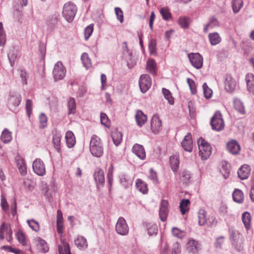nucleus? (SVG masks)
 Listing matches in <instances>:
<instances>
[{"instance_id":"obj_1","label":"nucleus","mask_w":254,"mask_h":254,"mask_svg":"<svg viewBox=\"0 0 254 254\" xmlns=\"http://www.w3.org/2000/svg\"><path fill=\"white\" fill-rule=\"evenodd\" d=\"M89 149L92 155L96 157H101L103 154V146L99 137L93 135L90 139Z\"/></svg>"},{"instance_id":"obj_2","label":"nucleus","mask_w":254,"mask_h":254,"mask_svg":"<svg viewBox=\"0 0 254 254\" xmlns=\"http://www.w3.org/2000/svg\"><path fill=\"white\" fill-rule=\"evenodd\" d=\"M76 12L77 7L73 3L68 2L64 4L63 15L67 22H71L73 20Z\"/></svg>"},{"instance_id":"obj_3","label":"nucleus","mask_w":254,"mask_h":254,"mask_svg":"<svg viewBox=\"0 0 254 254\" xmlns=\"http://www.w3.org/2000/svg\"><path fill=\"white\" fill-rule=\"evenodd\" d=\"M199 148V154L202 160H206L211 154L212 148L210 145L203 138H200L197 141Z\"/></svg>"},{"instance_id":"obj_4","label":"nucleus","mask_w":254,"mask_h":254,"mask_svg":"<svg viewBox=\"0 0 254 254\" xmlns=\"http://www.w3.org/2000/svg\"><path fill=\"white\" fill-rule=\"evenodd\" d=\"M210 125L213 130L220 131L224 127V122L220 112L217 111L212 117Z\"/></svg>"},{"instance_id":"obj_5","label":"nucleus","mask_w":254,"mask_h":254,"mask_svg":"<svg viewBox=\"0 0 254 254\" xmlns=\"http://www.w3.org/2000/svg\"><path fill=\"white\" fill-rule=\"evenodd\" d=\"M115 230L116 232L122 236H126L128 234L129 227L124 218L120 217L117 220Z\"/></svg>"},{"instance_id":"obj_6","label":"nucleus","mask_w":254,"mask_h":254,"mask_svg":"<svg viewBox=\"0 0 254 254\" xmlns=\"http://www.w3.org/2000/svg\"><path fill=\"white\" fill-rule=\"evenodd\" d=\"M66 69L63 64L60 62H57L54 65L53 70L54 78L55 81L63 79L65 76Z\"/></svg>"},{"instance_id":"obj_7","label":"nucleus","mask_w":254,"mask_h":254,"mask_svg":"<svg viewBox=\"0 0 254 254\" xmlns=\"http://www.w3.org/2000/svg\"><path fill=\"white\" fill-rule=\"evenodd\" d=\"M6 238L7 241L11 243L12 240V231L9 224L3 223L0 227V239Z\"/></svg>"},{"instance_id":"obj_8","label":"nucleus","mask_w":254,"mask_h":254,"mask_svg":"<svg viewBox=\"0 0 254 254\" xmlns=\"http://www.w3.org/2000/svg\"><path fill=\"white\" fill-rule=\"evenodd\" d=\"M151 84V79L149 75L142 74L140 76L139 85L142 93L146 92L150 88Z\"/></svg>"},{"instance_id":"obj_9","label":"nucleus","mask_w":254,"mask_h":254,"mask_svg":"<svg viewBox=\"0 0 254 254\" xmlns=\"http://www.w3.org/2000/svg\"><path fill=\"white\" fill-rule=\"evenodd\" d=\"M189 59L191 64L196 69L201 68L203 65V58L198 53H191L188 55Z\"/></svg>"},{"instance_id":"obj_10","label":"nucleus","mask_w":254,"mask_h":254,"mask_svg":"<svg viewBox=\"0 0 254 254\" xmlns=\"http://www.w3.org/2000/svg\"><path fill=\"white\" fill-rule=\"evenodd\" d=\"M33 170L35 173L40 176L46 174V168L43 162L40 159H35L33 163Z\"/></svg>"},{"instance_id":"obj_11","label":"nucleus","mask_w":254,"mask_h":254,"mask_svg":"<svg viewBox=\"0 0 254 254\" xmlns=\"http://www.w3.org/2000/svg\"><path fill=\"white\" fill-rule=\"evenodd\" d=\"M162 129L161 121L157 115H154L151 120V129L155 133H158Z\"/></svg>"},{"instance_id":"obj_12","label":"nucleus","mask_w":254,"mask_h":254,"mask_svg":"<svg viewBox=\"0 0 254 254\" xmlns=\"http://www.w3.org/2000/svg\"><path fill=\"white\" fill-rule=\"evenodd\" d=\"M181 145L185 151L188 152L192 151L193 147L192 140L191 134L190 132L187 133L181 142Z\"/></svg>"},{"instance_id":"obj_13","label":"nucleus","mask_w":254,"mask_h":254,"mask_svg":"<svg viewBox=\"0 0 254 254\" xmlns=\"http://www.w3.org/2000/svg\"><path fill=\"white\" fill-rule=\"evenodd\" d=\"M168 202L166 200H162L160 203L159 216L161 221H165L167 219L168 214Z\"/></svg>"},{"instance_id":"obj_14","label":"nucleus","mask_w":254,"mask_h":254,"mask_svg":"<svg viewBox=\"0 0 254 254\" xmlns=\"http://www.w3.org/2000/svg\"><path fill=\"white\" fill-rule=\"evenodd\" d=\"M21 100V97L19 94L11 95L8 102V106L10 110L14 111L16 107L19 104Z\"/></svg>"},{"instance_id":"obj_15","label":"nucleus","mask_w":254,"mask_h":254,"mask_svg":"<svg viewBox=\"0 0 254 254\" xmlns=\"http://www.w3.org/2000/svg\"><path fill=\"white\" fill-rule=\"evenodd\" d=\"M236 87V82L230 75L226 76L225 80V89L228 92H232Z\"/></svg>"},{"instance_id":"obj_16","label":"nucleus","mask_w":254,"mask_h":254,"mask_svg":"<svg viewBox=\"0 0 254 254\" xmlns=\"http://www.w3.org/2000/svg\"><path fill=\"white\" fill-rule=\"evenodd\" d=\"M94 178L96 182L97 187L99 188L100 186L102 187L105 182L104 174L103 170L101 169H97L94 173Z\"/></svg>"},{"instance_id":"obj_17","label":"nucleus","mask_w":254,"mask_h":254,"mask_svg":"<svg viewBox=\"0 0 254 254\" xmlns=\"http://www.w3.org/2000/svg\"><path fill=\"white\" fill-rule=\"evenodd\" d=\"M132 150L133 153L140 159L144 160L145 158L146 154L142 145L135 144L133 146Z\"/></svg>"},{"instance_id":"obj_18","label":"nucleus","mask_w":254,"mask_h":254,"mask_svg":"<svg viewBox=\"0 0 254 254\" xmlns=\"http://www.w3.org/2000/svg\"><path fill=\"white\" fill-rule=\"evenodd\" d=\"M228 150L232 154H238L240 151V146L236 141L232 140L227 145Z\"/></svg>"},{"instance_id":"obj_19","label":"nucleus","mask_w":254,"mask_h":254,"mask_svg":"<svg viewBox=\"0 0 254 254\" xmlns=\"http://www.w3.org/2000/svg\"><path fill=\"white\" fill-rule=\"evenodd\" d=\"M251 169L247 165H244L238 171V175L241 180H245L248 178L250 174Z\"/></svg>"},{"instance_id":"obj_20","label":"nucleus","mask_w":254,"mask_h":254,"mask_svg":"<svg viewBox=\"0 0 254 254\" xmlns=\"http://www.w3.org/2000/svg\"><path fill=\"white\" fill-rule=\"evenodd\" d=\"M135 120L137 125L141 127L147 122V117L142 111L137 110L135 114Z\"/></svg>"},{"instance_id":"obj_21","label":"nucleus","mask_w":254,"mask_h":254,"mask_svg":"<svg viewBox=\"0 0 254 254\" xmlns=\"http://www.w3.org/2000/svg\"><path fill=\"white\" fill-rule=\"evenodd\" d=\"M135 186L136 189L143 194H147L148 191L147 184L144 181L140 179L136 180Z\"/></svg>"},{"instance_id":"obj_22","label":"nucleus","mask_w":254,"mask_h":254,"mask_svg":"<svg viewBox=\"0 0 254 254\" xmlns=\"http://www.w3.org/2000/svg\"><path fill=\"white\" fill-rule=\"evenodd\" d=\"M246 81L248 90L254 94V75L252 73L248 74L246 76Z\"/></svg>"},{"instance_id":"obj_23","label":"nucleus","mask_w":254,"mask_h":254,"mask_svg":"<svg viewBox=\"0 0 254 254\" xmlns=\"http://www.w3.org/2000/svg\"><path fill=\"white\" fill-rule=\"evenodd\" d=\"M65 138L67 147L69 148L73 147L76 142L73 133L71 131H67L65 134Z\"/></svg>"},{"instance_id":"obj_24","label":"nucleus","mask_w":254,"mask_h":254,"mask_svg":"<svg viewBox=\"0 0 254 254\" xmlns=\"http://www.w3.org/2000/svg\"><path fill=\"white\" fill-rule=\"evenodd\" d=\"M208 38L212 46L216 45L221 41V38L217 32L209 33L208 35Z\"/></svg>"},{"instance_id":"obj_25","label":"nucleus","mask_w":254,"mask_h":254,"mask_svg":"<svg viewBox=\"0 0 254 254\" xmlns=\"http://www.w3.org/2000/svg\"><path fill=\"white\" fill-rule=\"evenodd\" d=\"M233 198L235 202L242 203L244 200V194L239 189H235L233 193Z\"/></svg>"},{"instance_id":"obj_26","label":"nucleus","mask_w":254,"mask_h":254,"mask_svg":"<svg viewBox=\"0 0 254 254\" xmlns=\"http://www.w3.org/2000/svg\"><path fill=\"white\" fill-rule=\"evenodd\" d=\"M59 254H71L68 244L64 240L61 241V244L59 246Z\"/></svg>"},{"instance_id":"obj_27","label":"nucleus","mask_w":254,"mask_h":254,"mask_svg":"<svg viewBox=\"0 0 254 254\" xmlns=\"http://www.w3.org/2000/svg\"><path fill=\"white\" fill-rule=\"evenodd\" d=\"M146 69L151 74L155 75L156 72V63L153 59H149L146 63Z\"/></svg>"},{"instance_id":"obj_28","label":"nucleus","mask_w":254,"mask_h":254,"mask_svg":"<svg viewBox=\"0 0 254 254\" xmlns=\"http://www.w3.org/2000/svg\"><path fill=\"white\" fill-rule=\"evenodd\" d=\"M243 222L247 230L251 228V216L249 212H244L242 216Z\"/></svg>"},{"instance_id":"obj_29","label":"nucleus","mask_w":254,"mask_h":254,"mask_svg":"<svg viewBox=\"0 0 254 254\" xmlns=\"http://www.w3.org/2000/svg\"><path fill=\"white\" fill-rule=\"evenodd\" d=\"M122 134L117 130H114L112 132V138L113 141L116 146L119 145L122 141Z\"/></svg>"},{"instance_id":"obj_30","label":"nucleus","mask_w":254,"mask_h":254,"mask_svg":"<svg viewBox=\"0 0 254 254\" xmlns=\"http://www.w3.org/2000/svg\"><path fill=\"white\" fill-rule=\"evenodd\" d=\"M180 180L183 183H187L190 181L192 174L187 170L182 171L180 174Z\"/></svg>"},{"instance_id":"obj_31","label":"nucleus","mask_w":254,"mask_h":254,"mask_svg":"<svg viewBox=\"0 0 254 254\" xmlns=\"http://www.w3.org/2000/svg\"><path fill=\"white\" fill-rule=\"evenodd\" d=\"M188 249L189 252L194 254L198 251L199 244L194 240H190L188 243Z\"/></svg>"},{"instance_id":"obj_32","label":"nucleus","mask_w":254,"mask_h":254,"mask_svg":"<svg viewBox=\"0 0 254 254\" xmlns=\"http://www.w3.org/2000/svg\"><path fill=\"white\" fill-rule=\"evenodd\" d=\"M67 108L69 114H73L76 112V102L74 98L70 97L67 100Z\"/></svg>"},{"instance_id":"obj_33","label":"nucleus","mask_w":254,"mask_h":254,"mask_svg":"<svg viewBox=\"0 0 254 254\" xmlns=\"http://www.w3.org/2000/svg\"><path fill=\"white\" fill-rule=\"evenodd\" d=\"M198 224L199 225H204L207 223L206 212L204 209H200L198 213Z\"/></svg>"},{"instance_id":"obj_34","label":"nucleus","mask_w":254,"mask_h":254,"mask_svg":"<svg viewBox=\"0 0 254 254\" xmlns=\"http://www.w3.org/2000/svg\"><path fill=\"white\" fill-rule=\"evenodd\" d=\"M36 241L37 242V247L41 252L45 253L48 251L49 247L45 241L38 238Z\"/></svg>"},{"instance_id":"obj_35","label":"nucleus","mask_w":254,"mask_h":254,"mask_svg":"<svg viewBox=\"0 0 254 254\" xmlns=\"http://www.w3.org/2000/svg\"><path fill=\"white\" fill-rule=\"evenodd\" d=\"M75 244L80 249H85L88 246L86 239L82 236L77 237L75 240Z\"/></svg>"},{"instance_id":"obj_36","label":"nucleus","mask_w":254,"mask_h":254,"mask_svg":"<svg viewBox=\"0 0 254 254\" xmlns=\"http://www.w3.org/2000/svg\"><path fill=\"white\" fill-rule=\"evenodd\" d=\"M81 60L83 65L86 68V69H88L91 66L92 64L91 60L89 58L88 55L87 53H84L82 54Z\"/></svg>"},{"instance_id":"obj_37","label":"nucleus","mask_w":254,"mask_h":254,"mask_svg":"<svg viewBox=\"0 0 254 254\" xmlns=\"http://www.w3.org/2000/svg\"><path fill=\"white\" fill-rule=\"evenodd\" d=\"M1 140L5 143L10 142L12 139L11 133L7 128H5L2 132Z\"/></svg>"},{"instance_id":"obj_38","label":"nucleus","mask_w":254,"mask_h":254,"mask_svg":"<svg viewBox=\"0 0 254 254\" xmlns=\"http://www.w3.org/2000/svg\"><path fill=\"white\" fill-rule=\"evenodd\" d=\"M171 168L174 172H177L179 166V160L177 156H171L170 158Z\"/></svg>"},{"instance_id":"obj_39","label":"nucleus","mask_w":254,"mask_h":254,"mask_svg":"<svg viewBox=\"0 0 254 254\" xmlns=\"http://www.w3.org/2000/svg\"><path fill=\"white\" fill-rule=\"evenodd\" d=\"M190 203V201L188 199H183L182 200L180 204V208L182 214H185L187 211H188Z\"/></svg>"},{"instance_id":"obj_40","label":"nucleus","mask_w":254,"mask_h":254,"mask_svg":"<svg viewBox=\"0 0 254 254\" xmlns=\"http://www.w3.org/2000/svg\"><path fill=\"white\" fill-rule=\"evenodd\" d=\"M61 135L60 133H56L53 137V143L54 145V146L58 152H60L61 151Z\"/></svg>"},{"instance_id":"obj_41","label":"nucleus","mask_w":254,"mask_h":254,"mask_svg":"<svg viewBox=\"0 0 254 254\" xmlns=\"http://www.w3.org/2000/svg\"><path fill=\"white\" fill-rule=\"evenodd\" d=\"M121 183L126 188L131 186L132 180L126 175H122L120 177Z\"/></svg>"},{"instance_id":"obj_42","label":"nucleus","mask_w":254,"mask_h":254,"mask_svg":"<svg viewBox=\"0 0 254 254\" xmlns=\"http://www.w3.org/2000/svg\"><path fill=\"white\" fill-rule=\"evenodd\" d=\"M162 91L165 98L168 101V103L170 105H173L174 103V99L170 91L165 88H162Z\"/></svg>"},{"instance_id":"obj_43","label":"nucleus","mask_w":254,"mask_h":254,"mask_svg":"<svg viewBox=\"0 0 254 254\" xmlns=\"http://www.w3.org/2000/svg\"><path fill=\"white\" fill-rule=\"evenodd\" d=\"M190 22V19L189 17L186 16H181L178 19V23L180 26L184 29L188 28Z\"/></svg>"},{"instance_id":"obj_44","label":"nucleus","mask_w":254,"mask_h":254,"mask_svg":"<svg viewBox=\"0 0 254 254\" xmlns=\"http://www.w3.org/2000/svg\"><path fill=\"white\" fill-rule=\"evenodd\" d=\"M145 226L150 236L156 234L158 231L157 226L155 224L146 223Z\"/></svg>"},{"instance_id":"obj_45","label":"nucleus","mask_w":254,"mask_h":254,"mask_svg":"<svg viewBox=\"0 0 254 254\" xmlns=\"http://www.w3.org/2000/svg\"><path fill=\"white\" fill-rule=\"evenodd\" d=\"M17 164L19 172L22 176H25L27 174V169L24 161L19 160L17 161Z\"/></svg>"},{"instance_id":"obj_46","label":"nucleus","mask_w":254,"mask_h":254,"mask_svg":"<svg viewBox=\"0 0 254 254\" xmlns=\"http://www.w3.org/2000/svg\"><path fill=\"white\" fill-rule=\"evenodd\" d=\"M16 236L19 243H20L23 246L27 245V242L25 236L21 230H19L17 231L16 234Z\"/></svg>"},{"instance_id":"obj_47","label":"nucleus","mask_w":254,"mask_h":254,"mask_svg":"<svg viewBox=\"0 0 254 254\" xmlns=\"http://www.w3.org/2000/svg\"><path fill=\"white\" fill-rule=\"evenodd\" d=\"M234 106L235 109L241 114H244L245 109L242 102L239 99H236L234 101Z\"/></svg>"},{"instance_id":"obj_48","label":"nucleus","mask_w":254,"mask_h":254,"mask_svg":"<svg viewBox=\"0 0 254 254\" xmlns=\"http://www.w3.org/2000/svg\"><path fill=\"white\" fill-rule=\"evenodd\" d=\"M243 5V0H234L232 2V7L235 13L238 12Z\"/></svg>"},{"instance_id":"obj_49","label":"nucleus","mask_w":254,"mask_h":254,"mask_svg":"<svg viewBox=\"0 0 254 254\" xmlns=\"http://www.w3.org/2000/svg\"><path fill=\"white\" fill-rule=\"evenodd\" d=\"M27 223L29 226L34 231L38 232L40 230L39 224L34 219L27 220Z\"/></svg>"},{"instance_id":"obj_50","label":"nucleus","mask_w":254,"mask_h":254,"mask_svg":"<svg viewBox=\"0 0 254 254\" xmlns=\"http://www.w3.org/2000/svg\"><path fill=\"white\" fill-rule=\"evenodd\" d=\"M39 119L40 128L43 129L47 125V117L44 113H41L39 115Z\"/></svg>"},{"instance_id":"obj_51","label":"nucleus","mask_w":254,"mask_h":254,"mask_svg":"<svg viewBox=\"0 0 254 254\" xmlns=\"http://www.w3.org/2000/svg\"><path fill=\"white\" fill-rule=\"evenodd\" d=\"M203 95L206 99H209L212 97V90L208 87L206 83H204L203 85Z\"/></svg>"},{"instance_id":"obj_52","label":"nucleus","mask_w":254,"mask_h":254,"mask_svg":"<svg viewBox=\"0 0 254 254\" xmlns=\"http://www.w3.org/2000/svg\"><path fill=\"white\" fill-rule=\"evenodd\" d=\"M149 50L151 55L155 54L156 52V41L154 39L150 40L149 43Z\"/></svg>"},{"instance_id":"obj_53","label":"nucleus","mask_w":254,"mask_h":254,"mask_svg":"<svg viewBox=\"0 0 254 254\" xmlns=\"http://www.w3.org/2000/svg\"><path fill=\"white\" fill-rule=\"evenodd\" d=\"M160 12L163 18L166 20H168L171 17V13L169 9L166 7H163L160 9Z\"/></svg>"},{"instance_id":"obj_54","label":"nucleus","mask_w":254,"mask_h":254,"mask_svg":"<svg viewBox=\"0 0 254 254\" xmlns=\"http://www.w3.org/2000/svg\"><path fill=\"white\" fill-rule=\"evenodd\" d=\"M187 83L189 85V87L192 94H195L196 93V88L195 83L193 80L188 78L187 79Z\"/></svg>"},{"instance_id":"obj_55","label":"nucleus","mask_w":254,"mask_h":254,"mask_svg":"<svg viewBox=\"0 0 254 254\" xmlns=\"http://www.w3.org/2000/svg\"><path fill=\"white\" fill-rule=\"evenodd\" d=\"M93 31V25L90 24L87 27H86L84 30V35L85 39L86 40L88 39V38L92 35V32Z\"/></svg>"},{"instance_id":"obj_56","label":"nucleus","mask_w":254,"mask_h":254,"mask_svg":"<svg viewBox=\"0 0 254 254\" xmlns=\"http://www.w3.org/2000/svg\"><path fill=\"white\" fill-rule=\"evenodd\" d=\"M8 58L11 66H13L17 58V55L14 51L10 52L8 54Z\"/></svg>"},{"instance_id":"obj_57","label":"nucleus","mask_w":254,"mask_h":254,"mask_svg":"<svg viewBox=\"0 0 254 254\" xmlns=\"http://www.w3.org/2000/svg\"><path fill=\"white\" fill-rule=\"evenodd\" d=\"M115 11L117 19L120 21L121 23H122L124 21V15L123 11L119 7H115Z\"/></svg>"},{"instance_id":"obj_58","label":"nucleus","mask_w":254,"mask_h":254,"mask_svg":"<svg viewBox=\"0 0 254 254\" xmlns=\"http://www.w3.org/2000/svg\"><path fill=\"white\" fill-rule=\"evenodd\" d=\"M100 121L101 124L104 126L108 127L109 125L110 122L106 114L103 113H101Z\"/></svg>"},{"instance_id":"obj_59","label":"nucleus","mask_w":254,"mask_h":254,"mask_svg":"<svg viewBox=\"0 0 254 254\" xmlns=\"http://www.w3.org/2000/svg\"><path fill=\"white\" fill-rule=\"evenodd\" d=\"M26 110L27 114L30 118L32 110V102L30 99H27L26 101Z\"/></svg>"},{"instance_id":"obj_60","label":"nucleus","mask_w":254,"mask_h":254,"mask_svg":"<svg viewBox=\"0 0 254 254\" xmlns=\"http://www.w3.org/2000/svg\"><path fill=\"white\" fill-rule=\"evenodd\" d=\"M208 24L209 25L211 28H212L218 26L219 22L215 17H212L209 19Z\"/></svg>"},{"instance_id":"obj_61","label":"nucleus","mask_w":254,"mask_h":254,"mask_svg":"<svg viewBox=\"0 0 254 254\" xmlns=\"http://www.w3.org/2000/svg\"><path fill=\"white\" fill-rule=\"evenodd\" d=\"M149 178L154 182H157L158 180L157 173L153 169H150L149 170Z\"/></svg>"},{"instance_id":"obj_62","label":"nucleus","mask_w":254,"mask_h":254,"mask_svg":"<svg viewBox=\"0 0 254 254\" xmlns=\"http://www.w3.org/2000/svg\"><path fill=\"white\" fill-rule=\"evenodd\" d=\"M20 76L23 84L26 85L27 84L26 72L24 70H21L20 72Z\"/></svg>"},{"instance_id":"obj_63","label":"nucleus","mask_w":254,"mask_h":254,"mask_svg":"<svg viewBox=\"0 0 254 254\" xmlns=\"http://www.w3.org/2000/svg\"><path fill=\"white\" fill-rule=\"evenodd\" d=\"M58 18L56 16L53 15L49 17V19L47 21V24L50 26H54L57 23Z\"/></svg>"},{"instance_id":"obj_64","label":"nucleus","mask_w":254,"mask_h":254,"mask_svg":"<svg viewBox=\"0 0 254 254\" xmlns=\"http://www.w3.org/2000/svg\"><path fill=\"white\" fill-rule=\"evenodd\" d=\"M181 250L178 243H175L173 245L172 254H180Z\"/></svg>"}]
</instances>
